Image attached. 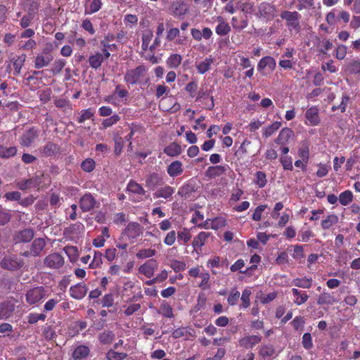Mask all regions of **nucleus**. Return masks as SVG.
<instances>
[{
    "instance_id": "nucleus-1",
    "label": "nucleus",
    "mask_w": 360,
    "mask_h": 360,
    "mask_svg": "<svg viewBox=\"0 0 360 360\" xmlns=\"http://www.w3.org/2000/svg\"><path fill=\"white\" fill-rule=\"evenodd\" d=\"M101 44L103 47V53L96 52L89 58V65L94 69L98 68L102 65L104 60L108 59L110 56L108 50V49L110 47V45L104 41H101Z\"/></svg>"
},
{
    "instance_id": "nucleus-2",
    "label": "nucleus",
    "mask_w": 360,
    "mask_h": 360,
    "mask_svg": "<svg viewBox=\"0 0 360 360\" xmlns=\"http://www.w3.org/2000/svg\"><path fill=\"white\" fill-rule=\"evenodd\" d=\"M350 15L349 13L340 8H334L330 11L326 17V22L330 25H335L342 20L344 23H347L349 21Z\"/></svg>"
},
{
    "instance_id": "nucleus-3",
    "label": "nucleus",
    "mask_w": 360,
    "mask_h": 360,
    "mask_svg": "<svg viewBox=\"0 0 360 360\" xmlns=\"http://www.w3.org/2000/svg\"><path fill=\"white\" fill-rule=\"evenodd\" d=\"M142 233V228L140 224L136 222H130L128 224L125 229L122 232L120 240L132 241L139 237Z\"/></svg>"
},
{
    "instance_id": "nucleus-4",
    "label": "nucleus",
    "mask_w": 360,
    "mask_h": 360,
    "mask_svg": "<svg viewBox=\"0 0 360 360\" xmlns=\"http://www.w3.org/2000/svg\"><path fill=\"white\" fill-rule=\"evenodd\" d=\"M46 297V291L45 288L42 286H39L36 288H33L27 291L25 294V300L26 302L30 305H34L41 300H43Z\"/></svg>"
},
{
    "instance_id": "nucleus-5",
    "label": "nucleus",
    "mask_w": 360,
    "mask_h": 360,
    "mask_svg": "<svg viewBox=\"0 0 360 360\" xmlns=\"http://www.w3.org/2000/svg\"><path fill=\"white\" fill-rule=\"evenodd\" d=\"M281 17L285 20L287 22V26L290 31L294 30L296 33L300 30V14L296 12L284 11L281 13Z\"/></svg>"
},
{
    "instance_id": "nucleus-6",
    "label": "nucleus",
    "mask_w": 360,
    "mask_h": 360,
    "mask_svg": "<svg viewBox=\"0 0 360 360\" xmlns=\"http://www.w3.org/2000/svg\"><path fill=\"white\" fill-rule=\"evenodd\" d=\"M276 67V62L271 56L263 57L257 64V70L262 75H266L267 70L269 72H273Z\"/></svg>"
},
{
    "instance_id": "nucleus-7",
    "label": "nucleus",
    "mask_w": 360,
    "mask_h": 360,
    "mask_svg": "<svg viewBox=\"0 0 360 360\" xmlns=\"http://www.w3.org/2000/svg\"><path fill=\"white\" fill-rule=\"evenodd\" d=\"M45 246L46 241L44 238H36L32 242L30 250L23 252L22 255L25 257H37L41 254Z\"/></svg>"
},
{
    "instance_id": "nucleus-8",
    "label": "nucleus",
    "mask_w": 360,
    "mask_h": 360,
    "mask_svg": "<svg viewBox=\"0 0 360 360\" xmlns=\"http://www.w3.org/2000/svg\"><path fill=\"white\" fill-rule=\"evenodd\" d=\"M0 264L4 269L15 271L22 266V260L16 257H5L1 261Z\"/></svg>"
},
{
    "instance_id": "nucleus-9",
    "label": "nucleus",
    "mask_w": 360,
    "mask_h": 360,
    "mask_svg": "<svg viewBox=\"0 0 360 360\" xmlns=\"http://www.w3.org/2000/svg\"><path fill=\"white\" fill-rule=\"evenodd\" d=\"M145 70L143 66H139L135 69L128 70L124 76V79L130 84H136L143 76Z\"/></svg>"
},
{
    "instance_id": "nucleus-10",
    "label": "nucleus",
    "mask_w": 360,
    "mask_h": 360,
    "mask_svg": "<svg viewBox=\"0 0 360 360\" xmlns=\"http://www.w3.org/2000/svg\"><path fill=\"white\" fill-rule=\"evenodd\" d=\"M44 265L51 269H58L64 264L63 257L58 253H53L44 259Z\"/></svg>"
},
{
    "instance_id": "nucleus-11",
    "label": "nucleus",
    "mask_w": 360,
    "mask_h": 360,
    "mask_svg": "<svg viewBox=\"0 0 360 360\" xmlns=\"http://www.w3.org/2000/svg\"><path fill=\"white\" fill-rule=\"evenodd\" d=\"M53 56L51 54L47 49L44 50L43 52L39 53L34 60V67L37 69L42 68L48 66L53 60Z\"/></svg>"
},
{
    "instance_id": "nucleus-12",
    "label": "nucleus",
    "mask_w": 360,
    "mask_h": 360,
    "mask_svg": "<svg viewBox=\"0 0 360 360\" xmlns=\"http://www.w3.org/2000/svg\"><path fill=\"white\" fill-rule=\"evenodd\" d=\"M160 106L164 111H168L170 112H176L180 109V105L173 97L162 98L160 101Z\"/></svg>"
},
{
    "instance_id": "nucleus-13",
    "label": "nucleus",
    "mask_w": 360,
    "mask_h": 360,
    "mask_svg": "<svg viewBox=\"0 0 360 360\" xmlns=\"http://www.w3.org/2000/svg\"><path fill=\"white\" fill-rule=\"evenodd\" d=\"M158 264L155 259H150L139 267V272L147 278H151L157 269Z\"/></svg>"
},
{
    "instance_id": "nucleus-14",
    "label": "nucleus",
    "mask_w": 360,
    "mask_h": 360,
    "mask_svg": "<svg viewBox=\"0 0 360 360\" xmlns=\"http://www.w3.org/2000/svg\"><path fill=\"white\" fill-rule=\"evenodd\" d=\"M41 183V178L39 176H34L27 180L18 181L17 183V187L22 191L31 188H39Z\"/></svg>"
},
{
    "instance_id": "nucleus-15",
    "label": "nucleus",
    "mask_w": 360,
    "mask_h": 360,
    "mask_svg": "<svg viewBox=\"0 0 360 360\" xmlns=\"http://www.w3.org/2000/svg\"><path fill=\"white\" fill-rule=\"evenodd\" d=\"M305 117L307 124L311 126H316L320 122V118L319 115V109L316 106H312L308 108L305 112Z\"/></svg>"
},
{
    "instance_id": "nucleus-16",
    "label": "nucleus",
    "mask_w": 360,
    "mask_h": 360,
    "mask_svg": "<svg viewBox=\"0 0 360 360\" xmlns=\"http://www.w3.org/2000/svg\"><path fill=\"white\" fill-rule=\"evenodd\" d=\"M88 288L84 283H77L70 288V296L76 300H82L86 295Z\"/></svg>"
},
{
    "instance_id": "nucleus-17",
    "label": "nucleus",
    "mask_w": 360,
    "mask_h": 360,
    "mask_svg": "<svg viewBox=\"0 0 360 360\" xmlns=\"http://www.w3.org/2000/svg\"><path fill=\"white\" fill-rule=\"evenodd\" d=\"M38 136V131L34 128H31L29 130L26 131L20 139V143L22 146L28 147L30 146L32 142L35 140V139Z\"/></svg>"
},
{
    "instance_id": "nucleus-18",
    "label": "nucleus",
    "mask_w": 360,
    "mask_h": 360,
    "mask_svg": "<svg viewBox=\"0 0 360 360\" xmlns=\"http://www.w3.org/2000/svg\"><path fill=\"white\" fill-rule=\"evenodd\" d=\"M260 341L261 338L259 335H247L239 340V344L240 346L248 349L253 347Z\"/></svg>"
},
{
    "instance_id": "nucleus-19",
    "label": "nucleus",
    "mask_w": 360,
    "mask_h": 360,
    "mask_svg": "<svg viewBox=\"0 0 360 360\" xmlns=\"http://www.w3.org/2000/svg\"><path fill=\"white\" fill-rule=\"evenodd\" d=\"M293 131L289 128H283L280 131L278 137L275 140V142L281 146L287 144L290 139L293 136Z\"/></svg>"
},
{
    "instance_id": "nucleus-20",
    "label": "nucleus",
    "mask_w": 360,
    "mask_h": 360,
    "mask_svg": "<svg viewBox=\"0 0 360 360\" xmlns=\"http://www.w3.org/2000/svg\"><path fill=\"white\" fill-rule=\"evenodd\" d=\"M127 189L129 193L137 195L136 200L141 199L142 196L145 194V191L141 186L134 181H129Z\"/></svg>"
},
{
    "instance_id": "nucleus-21",
    "label": "nucleus",
    "mask_w": 360,
    "mask_h": 360,
    "mask_svg": "<svg viewBox=\"0 0 360 360\" xmlns=\"http://www.w3.org/2000/svg\"><path fill=\"white\" fill-rule=\"evenodd\" d=\"M211 233L209 232H200L194 238L192 243L194 249H200L205 244Z\"/></svg>"
},
{
    "instance_id": "nucleus-22",
    "label": "nucleus",
    "mask_w": 360,
    "mask_h": 360,
    "mask_svg": "<svg viewBox=\"0 0 360 360\" xmlns=\"http://www.w3.org/2000/svg\"><path fill=\"white\" fill-rule=\"evenodd\" d=\"M96 201L90 194H85L80 200V207L84 212L93 209Z\"/></svg>"
},
{
    "instance_id": "nucleus-23",
    "label": "nucleus",
    "mask_w": 360,
    "mask_h": 360,
    "mask_svg": "<svg viewBox=\"0 0 360 360\" xmlns=\"http://www.w3.org/2000/svg\"><path fill=\"white\" fill-rule=\"evenodd\" d=\"M15 307L11 302H7L0 304V319H6L10 317Z\"/></svg>"
},
{
    "instance_id": "nucleus-24",
    "label": "nucleus",
    "mask_w": 360,
    "mask_h": 360,
    "mask_svg": "<svg viewBox=\"0 0 360 360\" xmlns=\"http://www.w3.org/2000/svg\"><path fill=\"white\" fill-rule=\"evenodd\" d=\"M259 12L262 16L271 18L274 17L276 9L269 4L262 3L259 6Z\"/></svg>"
},
{
    "instance_id": "nucleus-25",
    "label": "nucleus",
    "mask_w": 360,
    "mask_h": 360,
    "mask_svg": "<svg viewBox=\"0 0 360 360\" xmlns=\"http://www.w3.org/2000/svg\"><path fill=\"white\" fill-rule=\"evenodd\" d=\"M291 291L293 302L298 306L305 303L309 298L308 295L304 291L299 290L297 288H292Z\"/></svg>"
},
{
    "instance_id": "nucleus-26",
    "label": "nucleus",
    "mask_w": 360,
    "mask_h": 360,
    "mask_svg": "<svg viewBox=\"0 0 360 360\" xmlns=\"http://www.w3.org/2000/svg\"><path fill=\"white\" fill-rule=\"evenodd\" d=\"M213 63L214 58L212 56L207 57L199 63H196L195 67L198 73L205 74L210 69V67Z\"/></svg>"
},
{
    "instance_id": "nucleus-27",
    "label": "nucleus",
    "mask_w": 360,
    "mask_h": 360,
    "mask_svg": "<svg viewBox=\"0 0 360 360\" xmlns=\"http://www.w3.org/2000/svg\"><path fill=\"white\" fill-rule=\"evenodd\" d=\"M167 173L172 177L181 175L183 173L182 163L179 160L172 162L167 167Z\"/></svg>"
},
{
    "instance_id": "nucleus-28",
    "label": "nucleus",
    "mask_w": 360,
    "mask_h": 360,
    "mask_svg": "<svg viewBox=\"0 0 360 360\" xmlns=\"http://www.w3.org/2000/svg\"><path fill=\"white\" fill-rule=\"evenodd\" d=\"M153 37L151 30H145L142 36V48L143 50H153L155 49V45H151L150 41Z\"/></svg>"
},
{
    "instance_id": "nucleus-29",
    "label": "nucleus",
    "mask_w": 360,
    "mask_h": 360,
    "mask_svg": "<svg viewBox=\"0 0 360 360\" xmlns=\"http://www.w3.org/2000/svg\"><path fill=\"white\" fill-rule=\"evenodd\" d=\"M259 354L264 359L274 358L276 356V350L271 345H262L259 348Z\"/></svg>"
},
{
    "instance_id": "nucleus-30",
    "label": "nucleus",
    "mask_w": 360,
    "mask_h": 360,
    "mask_svg": "<svg viewBox=\"0 0 360 360\" xmlns=\"http://www.w3.org/2000/svg\"><path fill=\"white\" fill-rule=\"evenodd\" d=\"M335 302H337V300L334 297V296L330 292L326 291L323 292L317 300V303L321 305H332Z\"/></svg>"
},
{
    "instance_id": "nucleus-31",
    "label": "nucleus",
    "mask_w": 360,
    "mask_h": 360,
    "mask_svg": "<svg viewBox=\"0 0 360 360\" xmlns=\"http://www.w3.org/2000/svg\"><path fill=\"white\" fill-rule=\"evenodd\" d=\"M34 237V233L31 229H25L19 232L15 236L16 243H27Z\"/></svg>"
},
{
    "instance_id": "nucleus-32",
    "label": "nucleus",
    "mask_w": 360,
    "mask_h": 360,
    "mask_svg": "<svg viewBox=\"0 0 360 360\" xmlns=\"http://www.w3.org/2000/svg\"><path fill=\"white\" fill-rule=\"evenodd\" d=\"M164 153L171 157L178 156L181 153V147L177 143L173 142L165 148Z\"/></svg>"
},
{
    "instance_id": "nucleus-33",
    "label": "nucleus",
    "mask_w": 360,
    "mask_h": 360,
    "mask_svg": "<svg viewBox=\"0 0 360 360\" xmlns=\"http://www.w3.org/2000/svg\"><path fill=\"white\" fill-rule=\"evenodd\" d=\"M187 11L186 6L183 1H177L172 4V13L175 16H183Z\"/></svg>"
},
{
    "instance_id": "nucleus-34",
    "label": "nucleus",
    "mask_w": 360,
    "mask_h": 360,
    "mask_svg": "<svg viewBox=\"0 0 360 360\" xmlns=\"http://www.w3.org/2000/svg\"><path fill=\"white\" fill-rule=\"evenodd\" d=\"M354 199L353 193L351 191L347 190L342 192L338 197V200L342 205L347 206L350 204Z\"/></svg>"
},
{
    "instance_id": "nucleus-35",
    "label": "nucleus",
    "mask_w": 360,
    "mask_h": 360,
    "mask_svg": "<svg viewBox=\"0 0 360 360\" xmlns=\"http://www.w3.org/2000/svg\"><path fill=\"white\" fill-rule=\"evenodd\" d=\"M338 217L336 214H329L326 217V219L322 220L321 227L323 229H328L333 225L336 224L338 222Z\"/></svg>"
},
{
    "instance_id": "nucleus-36",
    "label": "nucleus",
    "mask_w": 360,
    "mask_h": 360,
    "mask_svg": "<svg viewBox=\"0 0 360 360\" xmlns=\"http://www.w3.org/2000/svg\"><path fill=\"white\" fill-rule=\"evenodd\" d=\"M226 166L217 165L214 167H210L207 169V174L210 177H216L219 176L223 174H224L226 171Z\"/></svg>"
},
{
    "instance_id": "nucleus-37",
    "label": "nucleus",
    "mask_w": 360,
    "mask_h": 360,
    "mask_svg": "<svg viewBox=\"0 0 360 360\" xmlns=\"http://www.w3.org/2000/svg\"><path fill=\"white\" fill-rule=\"evenodd\" d=\"M89 353V349L85 345H80L77 347L73 352V358L75 359H81L88 356Z\"/></svg>"
},
{
    "instance_id": "nucleus-38",
    "label": "nucleus",
    "mask_w": 360,
    "mask_h": 360,
    "mask_svg": "<svg viewBox=\"0 0 360 360\" xmlns=\"http://www.w3.org/2000/svg\"><path fill=\"white\" fill-rule=\"evenodd\" d=\"M292 284L298 288H309L312 285V279L308 278H297L292 280Z\"/></svg>"
},
{
    "instance_id": "nucleus-39",
    "label": "nucleus",
    "mask_w": 360,
    "mask_h": 360,
    "mask_svg": "<svg viewBox=\"0 0 360 360\" xmlns=\"http://www.w3.org/2000/svg\"><path fill=\"white\" fill-rule=\"evenodd\" d=\"M182 57L181 55L174 53L169 56L167 59L166 63L170 68H177L181 63Z\"/></svg>"
},
{
    "instance_id": "nucleus-40",
    "label": "nucleus",
    "mask_w": 360,
    "mask_h": 360,
    "mask_svg": "<svg viewBox=\"0 0 360 360\" xmlns=\"http://www.w3.org/2000/svg\"><path fill=\"white\" fill-rule=\"evenodd\" d=\"M281 127V122H274L271 124L263 128V136L269 137L274 134Z\"/></svg>"
},
{
    "instance_id": "nucleus-41",
    "label": "nucleus",
    "mask_w": 360,
    "mask_h": 360,
    "mask_svg": "<svg viewBox=\"0 0 360 360\" xmlns=\"http://www.w3.org/2000/svg\"><path fill=\"white\" fill-rule=\"evenodd\" d=\"M174 193V189L169 186H166L163 188L158 189L155 195L157 198H168Z\"/></svg>"
},
{
    "instance_id": "nucleus-42",
    "label": "nucleus",
    "mask_w": 360,
    "mask_h": 360,
    "mask_svg": "<svg viewBox=\"0 0 360 360\" xmlns=\"http://www.w3.org/2000/svg\"><path fill=\"white\" fill-rule=\"evenodd\" d=\"M17 153V148L15 146L9 148L1 146H0V158H9L15 155Z\"/></svg>"
},
{
    "instance_id": "nucleus-43",
    "label": "nucleus",
    "mask_w": 360,
    "mask_h": 360,
    "mask_svg": "<svg viewBox=\"0 0 360 360\" xmlns=\"http://www.w3.org/2000/svg\"><path fill=\"white\" fill-rule=\"evenodd\" d=\"M102 6V2L101 0H91L89 4V6L86 8L85 13L86 14H92L97 11H98Z\"/></svg>"
},
{
    "instance_id": "nucleus-44",
    "label": "nucleus",
    "mask_w": 360,
    "mask_h": 360,
    "mask_svg": "<svg viewBox=\"0 0 360 360\" xmlns=\"http://www.w3.org/2000/svg\"><path fill=\"white\" fill-rule=\"evenodd\" d=\"M159 313L167 318H172L174 316L172 308L168 303L165 302H163L161 304Z\"/></svg>"
},
{
    "instance_id": "nucleus-45",
    "label": "nucleus",
    "mask_w": 360,
    "mask_h": 360,
    "mask_svg": "<svg viewBox=\"0 0 360 360\" xmlns=\"http://www.w3.org/2000/svg\"><path fill=\"white\" fill-rule=\"evenodd\" d=\"M157 252L155 249H142L136 253V257L139 259L150 258L156 255Z\"/></svg>"
},
{
    "instance_id": "nucleus-46",
    "label": "nucleus",
    "mask_w": 360,
    "mask_h": 360,
    "mask_svg": "<svg viewBox=\"0 0 360 360\" xmlns=\"http://www.w3.org/2000/svg\"><path fill=\"white\" fill-rule=\"evenodd\" d=\"M215 31L218 35L224 36L230 32L231 27L228 23L221 22L216 27Z\"/></svg>"
},
{
    "instance_id": "nucleus-47",
    "label": "nucleus",
    "mask_w": 360,
    "mask_h": 360,
    "mask_svg": "<svg viewBox=\"0 0 360 360\" xmlns=\"http://www.w3.org/2000/svg\"><path fill=\"white\" fill-rule=\"evenodd\" d=\"M103 255L99 251H95L92 262L90 263L89 266L91 269L98 268L103 263Z\"/></svg>"
},
{
    "instance_id": "nucleus-48",
    "label": "nucleus",
    "mask_w": 360,
    "mask_h": 360,
    "mask_svg": "<svg viewBox=\"0 0 360 360\" xmlns=\"http://www.w3.org/2000/svg\"><path fill=\"white\" fill-rule=\"evenodd\" d=\"M25 59L26 56L25 54H22L19 56L16 59H15L13 62V67L15 74H19L20 72L21 68L25 63Z\"/></svg>"
},
{
    "instance_id": "nucleus-49",
    "label": "nucleus",
    "mask_w": 360,
    "mask_h": 360,
    "mask_svg": "<svg viewBox=\"0 0 360 360\" xmlns=\"http://www.w3.org/2000/svg\"><path fill=\"white\" fill-rule=\"evenodd\" d=\"M252 292L250 289L246 288L243 291L242 295H241V302L242 304L240 305L241 308L246 309L250 306V296L251 295Z\"/></svg>"
},
{
    "instance_id": "nucleus-50",
    "label": "nucleus",
    "mask_w": 360,
    "mask_h": 360,
    "mask_svg": "<svg viewBox=\"0 0 360 360\" xmlns=\"http://www.w3.org/2000/svg\"><path fill=\"white\" fill-rule=\"evenodd\" d=\"M120 120L118 115H113L112 116L106 118L102 121V128L106 129L115 124Z\"/></svg>"
},
{
    "instance_id": "nucleus-51",
    "label": "nucleus",
    "mask_w": 360,
    "mask_h": 360,
    "mask_svg": "<svg viewBox=\"0 0 360 360\" xmlns=\"http://www.w3.org/2000/svg\"><path fill=\"white\" fill-rule=\"evenodd\" d=\"M190 330L191 328L186 327L179 328L173 331L172 337L174 338L187 337L190 334Z\"/></svg>"
},
{
    "instance_id": "nucleus-52",
    "label": "nucleus",
    "mask_w": 360,
    "mask_h": 360,
    "mask_svg": "<svg viewBox=\"0 0 360 360\" xmlns=\"http://www.w3.org/2000/svg\"><path fill=\"white\" fill-rule=\"evenodd\" d=\"M46 316L44 314L31 313L27 316L29 323L34 324L39 321H44Z\"/></svg>"
},
{
    "instance_id": "nucleus-53",
    "label": "nucleus",
    "mask_w": 360,
    "mask_h": 360,
    "mask_svg": "<svg viewBox=\"0 0 360 360\" xmlns=\"http://www.w3.org/2000/svg\"><path fill=\"white\" fill-rule=\"evenodd\" d=\"M266 207V205H260L257 206L252 214V219L256 221H260L262 219V214Z\"/></svg>"
},
{
    "instance_id": "nucleus-54",
    "label": "nucleus",
    "mask_w": 360,
    "mask_h": 360,
    "mask_svg": "<svg viewBox=\"0 0 360 360\" xmlns=\"http://www.w3.org/2000/svg\"><path fill=\"white\" fill-rule=\"evenodd\" d=\"M127 356L125 353L117 352L114 350H110L107 353L108 360H122Z\"/></svg>"
},
{
    "instance_id": "nucleus-55",
    "label": "nucleus",
    "mask_w": 360,
    "mask_h": 360,
    "mask_svg": "<svg viewBox=\"0 0 360 360\" xmlns=\"http://www.w3.org/2000/svg\"><path fill=\"white\" fill-rule=\"evenodd\" d=\"M81 167L84 171L91 172L95 168V162L93 159L88 158L82 162Z\"/></svg>"
},
{
    "instance_id": "nucleus-56",
    "label": "nucleus",
    "mask_w": 360,
    "mask_h": 360,
    "mask_svg": "<svg viewBox=\"0 0 360 360\" xmlns=\"http://www.w3.org/2000/svg\"><path fill=\"white\" fill-rule=\"evenodd\" d=\"M94 115V112L90 109H85L82 110L80 116L78 117V122L83 123L85 120L91 118Z\"/></svg>"
},
{
    "instance_id": "nucleus-57",
    "label": "nucleus",
    "mask_w": 360,
    "mask_h": 360,
    "mask_svg": "<svg viewBox=\"0 0 360 360\" xmlns=\"http://www.w3.org/2000/svg\"><path fill=\"white\" fill-rule=\"evenodd\" d=\"M114 335L110 331H104L99 335V340L103 344H108L112 341Z\"/></svg>"
},
{
    "instance_id": "nucleus-58",
    "label": "nucleus",
    "mask_w": 360,
    "mask_h": 360,
    "mask_svg": "<svg viewBox=\"0 0 360 360\" xmlns=\"http://www.w3.org/2000/svg\"><path fill=\"white\" fill-rule=\"evenodd\" d=\"M266 174L262 172H257L256 173L255 184L259 187L263 188L266 184Z\"/></svg>"
},
{
    "instance_id": "nucleus-59",
    "label": "nucleus",
    "mask_w": 360,
    "mask_h": 360,
    "mask_svg": "<svg viewBox=\"0 0 360 360\" xmlns=\"http://www.w3.org/2000/svg\"><path fill=\"white\" fill-rule=\"evenodd\" d=\"M240 297V292L236 290H232L227 298L228 303L233 306L235 305Z\"/></svg>"
},
{
    "instance_id": "nucleus-60",
    "label": "nucleus",
    "mask_w": 360,
    "mask_h": 360,
    "mask_svg": "<svg viewBox=\"0 0 360 360\" xmlns=\"http://www.w3.org/2000/svg\"><path fill=\"white\" fill-rule=\"evenodd\" d=\"M282 166L285 170H292V158L289 156H283L280 158Z\"/></svg>"
},
{
    "instance_id": "nucleus-61",
    "label": "nucleus",
    "mask_w": 360,
    "mask_h": 360,
    "mask_svg": "<svg viewBox=\"0 0 360 360\" xmlns=\"http://www.w3.org/2000/svg\"><path fill=\"white\" fill-rule=\"evenodd\" d=\"M177 238L179 241H182L184 243H186L191 240V235L187 229H184L178 232Z\"/></svg>"
},
{
    "instance_id": "nucleus-62",
    "label": "nucleus",
    "mask_w": 360,
    "mask_h": 360,
    "mask_svg": "<svg viewBox=\"0 0 360 360\" xmlns=\"http://www.w3.org/2000/svg\"><path fill=\"white\" fill-rule=\"evenodd\" d=\"M170 266L174 271L179 272L186 269V264L184 262L174 259L171 262Z\"/></svg>"
},
{
    "instance_id": "nucleus-63",
    "label": "nucleus",
    "mask_w": 360,
    "mask_h": 360,
    "mask_svg": "<svg viewBox=\"0 0 360 360\" xmlns=\"http://www.w3.org/2000/svg\"><path fill=\"white\" fill-rule=\"evenodd\" d=\"M302 343L303 347L307 349H309L313 347L312 338L310 333H306L303 335Z\"/></svg>"
},
{
    "instance_id": "nucleus-64",
    "label": "nucleus",
    "mask_w": 360,
    "mask_h": 360,
    "mask_svg": "<svg viewBox=\"0 0 360 360\" xmlns=\"http://www.w3.org/2000/svg\"><path fill=\"white\" fill-rule=\"evenodd\" d=\"M347 69L350 73H360V60H354L349 63Z\"/></svg>"
}]
</instances>
